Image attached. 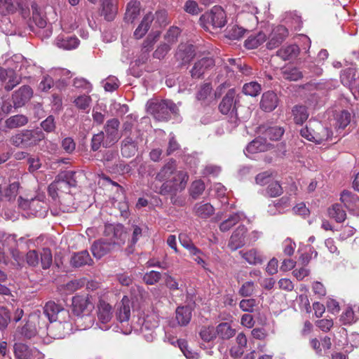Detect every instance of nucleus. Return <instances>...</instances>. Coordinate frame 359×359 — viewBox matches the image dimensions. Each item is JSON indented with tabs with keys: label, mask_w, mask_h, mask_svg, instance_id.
Returning a JSON list of instances; mask_svg holds the SVG:
<instances>
[{
	"label": "nucleus",
	"mask_w": 359,
	"mask_h": 359,
	"mask_svg": "<svg viewBox=\"0 0 359 359\" xmlns=\"http://www.w3.org/2000/svg\"><path fill=\"white\" fill-rule=\"evenodd\" d=\"M300 134L305 139L318 144L331 140L333 135L328 128L316 120H310L308 125L301 129Z\"/></svg>",
	"instance_id": "f257e3e1"
},
{
	"label": "nucleus",
	"mask_w": 359,
	"mask_h": 359,
	"mask_svg": "<svg viewBox=\"0 0 359 359\" xmlns=\"http://www.w3.org/2000/svg\"><path fill=\"white\" fill-rule=\"evenodd\" d=\"M147 112L158 121H167L170 114H177L178 107L172 101L164 100L161 101H149L147 104Z\"/></svg>",
	"instance_id": "f03ea898"
},
{
	"label": "nucleus",
	"mask_w": 359,
	"mask_h": 359,
	"mask_svg": "<svg viewBox=\"0 0 359 359\" xmlns=\"http://www.w3.org/2000/svg\"><path fill=\"white\" fill-rule=\"evenodd\" d=\"M225 11L220 6H214L210 12L202 15L200 18L201 25L207 30L223 27L226 22Z\"/></svg>",
	"instance_id": "7ed1b4c3"
},
{
	"label": "nucleus",
	"mask_w": 359,
	"mask_h": 359,
	"mask_svg": "<svg viewBox=\"0 0 359 359\" xmlns=\"http://www.w3.org/2000/svg\"><path fill=\"white\" fill-rule=\"evenodd\" d=\"M189 179V175L184 170L175 171L173 176L170 180V184L163 183L160 187L151 186V189L156 193L165 195L173 191H177L182 190L185 188Z\"/></svg>",
	"instance_id": "20e7f679"
},
{
	"label": "nucleus",
	"mask_w": 359,
	"mask_h": 359,
	"mask_svg": "<svg viewBox=\"0 0 359 359\" xmlns=\"http://www.w3.org/2000/svg\"><path fill=\"white\" fill-rule=\"evenodd\" d=\"M104 235L109 243L114 247L124 245L128 234L124 226L121 224H106L104 225Z\"/></svg>",
	"instance_id": "39448f33"
},
{
	"label": "nucleus",
	"mask_w": 359,
	"mask_h": 359,
	"mask_svg": "<svg viewBox=\"0 0 359 359\" xmlns=\"http://www.w3.org/2000/svg\"><path fill=\"white\" fill-rule=\"evenodd\" d=\"M10 142L11 144L19 148H27L36 144L35 135L29 130H24L13 135Z\"/></svg>",
	"instance_id": "423d86ee"
},
{
	"label": "nucleus",
	"mask_w": 359,
	"mask_h": 359,
	"mask_svg": "<svg viewBox=\"0 0 359 359\" xmlns=\"http://www.w3.org/2000/svg\"><path fill=\"white\" fill-rule=\"evenodd\" d=\"M0 82L4 85L6 91H11L20 84L21 77L13 69H5L0 67Z\"/></svg>",
	"instance_id": "0eeeda50"
},
{
	"label": "nucleus",
	"mask_w": 359,
	"mask_h": 359,
	"mask_svg": "<svg viewBox=\"0 0 359 359\" xmlns=\"http://www.w3.org/2000/svg\"><path fill=\"white\" fill-rule=\"evenodd\" d=\"M158 326V318L155 314L147 315L141 327V332L145 339L150 341L154 338V330Z\"/></svg>",
	"instance_id": "6e6552de"
},
{
	"label": "nucleus",
	"mask_w": 359,
	"mask_h": 359,
	"mask_svg": "<svg viewBox=\"0 0 359 359\" xmlns=\"http://www.w3.org/2000/svg\"><path fill=\"white\" fill-rule=\"evenodd\" d=\"M97 313L99 323L105 325L111 319V306L109 305V304L107 303L106 302L100 300L99 304L97 305ZM96 325L98 326L102 330L108 329V327L107 325L102 326L100 325L98 323H96Z\"/></svg>",
	"instance_id": "1a4fd4ad"
},
{
	"label": "nucleus",
	"mask_w": 359,
	"mask_h": 359,
	"mask_svg": "<svg viewBox=\"0 0 359 359\" xmlns=\"http://www.w3.org/2000/svg\"><path fill=\"white\" fill-rule=\"evenodd\" d=\"M33 95L32 89L29 86H22L12 95L13 107L18 108L23 106Z\"/></svg>",
	"instance_id": "9d476101"
},
{
	"label": "nucleus",
	"mask_w": 359,
	"mask_h": 359,
	"mask_svg": "<svg viewBox=\"0 0 359 359\" xmlns=\"http://www.w3.org/2000/svg\"><path fill=\"white\" fill-rule=\"evenodd\" d=\"M247 229L244 225H241L232 233L228 247L233 251L243 247L245 244V234Z\"/></svg>",
	"instance_id": "9b49d317"
},
{
	"label": "nucleus",
	"mask_w": 359,
	"mask_h": 359,
	"mask_svg": "<svg viewBox=\"0 0 359 359\" xmlns=\"http://www.w3.org/2000/svg\"><path fill=\"white\" fill-rule=\"evenodd\" d=\"M130 300L124 296L121 301L116 304V318L121 323L128 322L130 317Z\"/></svg>",
	"instance_id": "f8f14e48"
},
{
	"label": "nucleus",
	"mask_w": 359,
	"mask_h": 359,
	"mask_svg": "<svg viewBox=\"0 0 359 359\" xmlns=\"http://www.w3.org/2000/svg\"><path fill=\"white\" fill-rule=\"evenodd\" d=\"M215 65V61L212 57H203L196 62L191 70L193 78H200L209 68Z\"/></svg>",
	"instance_id": "ddd939ff"
},
{
	"label": "nucleus",
	"mask_w": 359,
	"mask_h": 359,
	"mask_svg": "<svg viewBox=\"0 0 359 359\" xmlns=\"http://www.w3.org/2000/svg\"><path fill=\"white\" fill-rule=\"evenodd\" d=\"M160 33L157 32L155 35H149L147 39L144 41L141 49V58L135 61L137 64H143L146 62L148 59L149 53L152 50L154 43L157 41Z\"/></svg>",
	"instance_id": "4468645a"
},
{
	"label": "nucleus",
	"mask_w": 359,
	"mask_h": 359,
	"mask_svg": "<svg viewBox=\"0 0 359 359\" xmlns=\"http://www.w3.org/2000/svg\"><path fill=\"white\" fill-rule=\"evenodd\" d=\"M69 189V185L57 176L55 180L48 186V191L52 198L55 200L57 197H59L60 193L67 194Z\"/></svg>",
	"instance_id": "2eb2a0df"
},
{
	"label": "nucleus",
	"mask_w": 359,
	"mask_h": 359,
	"mask_svg": "<svg viewBox=\"0 0 359 359\" xmlns=\"http://www.w3.org/2000/svg\"><path fill=\"white\" fill-rule=\"evenodd\" d=\"M175 170V161L173 160H170L157 173L156 180H157L159 182H165L164 183L170 184L171 177L173 176Z\"/></svg>",
	"instance_id": "dca6fc26"
},
{
	"label": "nucleus",
	"mask_w": 359,
	"mask_h": 359,
	"mask_svg": "<svg viewBox=\"0 0 359 359\" xmlns=\"http://www.w3.org/2000/svg\"><path fill=\"white\" fill-rule=\"evenodd\" d=\"M278 103L277 95L273 91H267L262 96L260 107L265 111H271L276 108Z\"/></svg>",
	"instance_id": "f3484780"
},
{
	"label": "nucleus",
	"mask_w": 359,
	"mask_h": 359,
	"mask_svg": "<svg viewBox=\"0 0 359 359\" xmlns=\"http://www.w3.org/2000/svg\"><path fill=\"white\" fill-rule=\"evenodd\" d=\"M101 1V15L104 18L111 21L114 19L118 8L116 0H100Z\"/></svg>",
	"instance_id": "a211bd4d"
},
{
	"label": "nucleus",
	"mask_w": 359,
	"mask_h": 359,
	"mask_svg": "<svg viewBox=\"0 0 359 359\" xmlns=\"http://www.w3.org/2000/svg\"><path fill=\"white\" fill-rule=\"evenodd\" d=\"M195 55L194 46L191 44L181 43L179 45L176 53L177 60H182V63H187Z\"/></svg>",
	"instance_id": "6ab92c4d"
},
{
	"label": "nucleus",
	"mask_w": 359,
	"mask_h": 359,
	"mask_svg": "<svg viewBox=\"0 0 359 359\" xmlns=\"http://www.w3.org/2000/svg\"><path fill=\"white\" fill-rule=\"evenodd\" d=\"M271 147V144L267 142L265 137H259L248 144L246 147V151L248 153L254 154L266 151Z\"/></svg>",
	"instance_id": "aec40b11"
},
{
	"label": "nucleus",
	"mask_w": 359,
	"mask_h": 359,
	"mask_svg": "<svg viewBox=\"0 0 359 359\" xmlns=\"http://www.w3.org/2000/svg\"><path fill=\"white\" fill-rule=\"evenodd\" d=\"M236 92L234 88L229 89L222 98L219 109L223 114H227L232 109Z\"/></svg>",
	"instance_id": "412c9836"
},
{
	"label": "nucleus",
	"mask_w": 359,
	"mask_h": 359,
	"mask_svg": "<svg viewBox=\"0 0 359 359\" xmlns=\"http://www.w3.org/2000/svg\"><path fill=\"white\" fill-rule=\"evenodd\" d=\"M140 3L132 0L130 1L126 7V11L125 13V20L128 23H133L140 15Z\"/></svg>",
	"instance_id": "4be33fe9"
},
{
	"label": "nucleus",
	"mask_w": 359,
	"mask_h": 359,
	"mask_svg": "<svg viewBox=\"0 0 359 359\" xmlns=\"http://www.w3.org/2000/svg\"><path fill=\"white\" fill-rule=\"evenodd\" d=\"M112 248L111 243L102 239L93 243L91 251L95 257L100 259L108 253Z\"/></svg>",
	"instance_id": "5701e85b"
},
{
	"label": "nucleus",
	"mask_w": 359,
	"mask_h": 359,
	"mask_svg": "<svg viewBox=\"0 0 359 359\" xmlns=\"http://www.w3.org/2000/svg\"><path fill=\"white\" fill-rule=\"evenodd\" d=\"M259 133L264 134V137L269 139L270 140H278L283 135L284 130L277 126H269L266 128L265 126L259 127Z\"/></svg>",
	"instance_id": "b1692460"
},
{
	"label": "nucleus",
	"mask_w": 359,
	"mask_h": 359,
	"mask_svg": "<svg viewBox=\"0 0 359 359\" xmlns=\"http://www.w3.org/2000/svg\"><path fill=\"white\" fill-rule=\"evenodd\" d=\"M154 20V15L151 13H148L146 14L141 23L137 27L135 31L134 32V36L136 39H141L143 37L147 31L149 30L151 22Z\"/></svg>",
	"instance_id": "393cba45"
},
{
	"label": "nucleus",
	"mask_w": 359,
	"mask_h": 359,
	"mask_svg": "<svg viewBox=\"0 0 359 359\" xmlns=\"http://www.w3.org/2000/svg\"><path fill=\"white\" fill-rule=\"evenodd\" d=\"M194 212L198 217L207 219L214 214L215 208L209 203H198L194 205Z\"/></svg>",
	"instance_id": "a878e982"
},
{
	"label": "nucleus",
	"mask_w": 359,
	"mask_h": 359,
	"mask_svg": "<svg viewBox=\"0 0 359 359\" xmlns=\"http://www.w3.org/2000/svg\"><path fill=\"white\" fill-rule=\"evenodd\" d=\"M119 123H120L117 118H112L107 121L105 131L107 137L110 140V142H116L120 138V135L118 132Z\"/></svg>",
	"instance_id": "bb28decb"
},
{
	"label": "nucleus",
	"mask_w": 359,
	"mask_h": 359,
	"mask_svg": "<svg viewBox=\"0 0 359 359\" xmlns=\"http://www.w3.org/2000/svg\"><path fill=\"white\" fill-rule=\"evenodd\" d=\"M63 310L60 305L52 301L48 302L43 307V313L50 322L55 321L58 313Z\"/></svg>",
	"instance_id": "cd10ccee"
},
{
	"label": "nucleus",
	"mask_w": 359,
	"mask_h": 359,
	"mask_svg": "<svg viewBox=\"0 0 359 359\" xmlns=\"http://www.w3.org/2000/svg\"><path fill=\"white\" fill-rule=\"evenodd\" d=\"M340 200L349 210H353L359 203L358 196L348 191H344L341 193Z\"/></svg>",
	"instance_id": "c85d7f7f"
},
{
	"label": "nucleus",
	"mask_w": 359,
	"mask_h": 359,
	"mask_svg": "<svg viewBox=\"0 0 359 359\" xmlns=\"http://www.w3.org/2000/svg\"><path fill=\"white\" fill-rule=\"evenodd\" d=\"M191 318V311L188 306H179L176 309V320L180 325H187Z\"/></svg>",
	"instance_id": "c756f323"
},
{
	"label": "nucleus",
	"mask_w": 359,
	"mask_h": 359,
	"mask_svg": "<svg viewBox=\"0 0 359 359\" xmlns=\"http://www.w3.org/2000/svg\"><path fill=\"white\" fill-rule=\"evenodd\" d=\"M88 294L86 297L76 296L72 299L73 311L76 316H80L87 308Z\"/></svg>",
	"instance_id": "7c9ffc66"
},
{
	"label": "nucleus",
	"mask_w": 359,
	"mask_h": 359,
	"mask_svg": "<svg viewBox=\"0 0 359 359\" xmlns=\"http://www.w3.org/2000/svg\"><path fill=\"white\" fill-rule=\"evenodd\" d=\"M28 123V118L22 114L12 116L5 121L6 128L13 129L25 126Z\"/></svg>",
	"instance_id": "2f4dec72"
},
{
	"label": "nucleus",
	"mask_w": 359,
	"mask_h": 359,
	"mask_svg": "<svg viewBox=\"0 0 359 359\" xmlns=\"http://www.w3.org/2000/svg\"><path fill=\"white\" fill-rule=\"evenodd\" d=\"M241 256L250 264L257 265L262 263V257L255 249L239 252Z\"/></svg>",
	"instance_id": "473e14b6"
},
{
	"label": "nucleus",
	"mask_w": 359,
	"mask_h": 359,
	"mask_svg": "<svg viewBox=\"0 0 359 359\" xmlns=\"http://www.w3.org/2000/svg\"><path fill=\"white\" fill-rule=\"evenodd\" d=\"M32 354V350L26 344L22 343H16L14 345V355L15 359H30Z\"/></svg>",
	"instance_id": "72a5a7b5"
},
{
	"label": "nucleus",
	"mask_w": 359,
	"mask_h": 359,
	"mask_svg": "<svg viewBox=\"0 0 359 359\" xmlns=\"http://www.w3.org/2000/svg\"><path fill=\"white\" fill-rule=\"evenodd\" d=\"M266 39V36L263 32H259L256 35L250 36L245 41V46L248 49L257 48L262 44Z\"/></svg>",
	"instance_id": "f704fd0d"
},
{
	"label": "nucleus",
	"mask_w": 359,
	"mask_h": 359,
	"mask_svg": "<svg viewBox=\"0 0 359 359\" xmlns=\"http://www.w3.org/2000/svg\"><path fill=\"white\" fill-rule=\"evenodd\" d=\"M294 121L297 124H302L309 118L307 109L303 105H296L292 109Z\"/></svg>",
	"instance_id": "c9c22d12"
},
{
	"label": "nucleus",
	"mask_w": 359,
	"mask_h": 359,
	"mask_svg": "<svg viewBox=\"0 0 359 359\" xmlns=\"http://www.w3.org/2000/svg\"><path fill=\"white\" fill-rule=\"evenodd\" d=\"M136 151V143L131 137H128L123 140L121 147V153L123 156L127 158L130 157L135 155Z\"/></svg>",
	"instance_id": "e433bc0d"
},
{
	"label": "nucleus",
	"mask_w": 359,
	"mask_h": 359,
	"mask_svg": "<svg viewBox=\"0 0 359 359\" xmlns=\"http://www.w3.org/2000/svg\"><path fill=\"white\" fill-rule=\"evenodd\" d=\"M329 216L336 220L337 222H342L346 219V214L340 204H334L328 210Z\"/></svg>",
	"instance_id": "4c0bfd02"
},
{
	"label": "nucleus",
	"mask_w": 359,
	"mask_h": 359,
	"mask_svg": "<svg viewBox=\"0 0 359 359\" xmlns=\"http://www.w3.org/2000/svg\"><path fill=\"white\" fill-rule=\"evenodd\" d=\"M89 254L87 250L74 253L72 257L70 263L74 267H80L88 263Z\"/></svg>",
	"instance_id": "58836bf2"
},
{
	"label": "nucleus",
	"mask_w": 359,
	"mask_h": 359,
	"mask_svg": "<svg viewBox=\"0 0 359 359\" xmlns=\"http://www.w3.org/2000/svg\"><path fill=\"white\" fill-rule=\"evenodd\" d=\"M215 332L219 337L224 339H230L235 334V330L227 323L218 325Z\"/></svg>",
	"instance_id": "ea45409f"
},
{
	"label": "nucleus",
	"mask_w": 359,
	"mask_h": 359,
	"mask_svg": "<svg viewBox=\"0 0 359 359\" xmlns=\"http://www.w3.org/2000/svg\"><path fill=\"white\" fill-rule=\"evenodd\" d=\"M351 118V114L347 111H341L335 116V128L337 129H344L350 123Z\"/></svg>",
	"instance_id": "a19ab883"
},
{
	"label": "nucleus",
	"mask_w": 359,
	"mask_h": 359,
	"mask_svg": "<svg viewBox=\"0 0 359 359\" xmlns=\"http://www.w3.org/2000/svg\"><path fill=\"white\" fill-rule=\"evenodd\" d=\"M261 85L256 81L245 83L243 86V93L246 95L256 97L261 92Z\"/></svg>",
	"instance_id": "79ce46f5"
},
{
	"label": "nucleus",
	"mask_w": 359,
	"mask_h": 359,
	"mask_svg": "<svg viewBox=\"0 0 359 359\" xmlns=\"http://www.w3.org/2000/svg\"><path fill=\"white\" fill-rule=\"evenodd\" d=\"M241 219L239 213L231 215L228 219L223 221L219 225V229L222 232L228 231L232 226L236 225Z\"/></svg>",
	"instance_id": "37998d69"
},
{
	"label": "nucleus",
	"mask_w": 359,
	"mask_h": 359,
	"mask_svg": "<svg viewBox=\"0 0 359 359\" xmlns=\"http://www.w3.org/2000/svg\"><path fill=\"white\" fill-rule=\"evenodd\" d=\"M88 283V281L86 278L72 280L65 285V290L68 293H73L84 287Z\"/></svg>",
	"instance_id": "c03bdc74"
},
{
	"label": "nucleus",
	"mask_w": 359,
	"mask_h": 359,
	"mask_svg": "<svg viewBox=\"0 0 359 359\" xmlns=\"http://www.w3.org/2000/svg\"><path fill=\"white\" fill-rule=\"evenodd\" d=\"M57 45L60 48L66 50H71L75 48L79 45V39L76 37L68 36L65 39H57Z\"/></svg>",
	"instance_id": "a18cd8bd"
},
{
	"label": "nucleus",
	"mask_w": 359,
	"mask_h": 359,
	"mask_svg": "<svg viewBox=\"0 0 359 359\" xmlns=\"http://www.w3.org/2000/svg\"><path fill=\"white\" fill-rule=\"evenodd\" d=\"M80 173L75 171L67 170L60 172L57 176L65 181L69 187H76L77 184V175Z\"/></svg>",
	"instance_id": "49530a36"
},
{
	"label": "nucleus",
	"mask_w": 359,
	"mask_h": 359,
	"mask_svg": "<svg viewBox=\"0 0 359 359\" xmlns=\"http://www.w3.org/2000/svg\"><path fill=\"white\" fill-rule=\"evenodd\" d=\"M299 49L297 45H290L285 48L278 50V55L283 58V60H290L296 57L299 53Z\"/></svg>",
	"instance_id": "de8ad7c7"
},
{
	"label": "nucleus",
	"mask_w": 359,
	"mask_h": 359,
	"mask_svg": "<svg viewBox=\"0 0 359 359\" xmlns=\"http://www.w3.org/2000/svg\"><path fill=\"white\" fill-rule=\"evenodd\" d=\"M40 261L43 269H48L53 263L52 252L49 248H43L40 252Z\"/></svg>",
	"instance_id": "09e8293b"
},
{
	"label": "nucleus",
	"mask_w": 359,
	"mask_h": 359,
	"mask_svg": "<svg viewBox=\"0 0 359 359\" xmlns=\"http://www.w3.org/2000/svg\"><path fill=\"white\" fill-rule=\"evenodd\" d=\"M283 76L290 81H297L302 77V73L297 67H286L283 71Z\"/></svg>",
	"instance_id": "8fccbe9b"
},
{
	"label": "nucleus",
	"mask_w": 359,
	"mask_h": 359,
	"mask_svg": "<svg viewBox=\"0 0 359 359\" xmlns=\"http://www.w3.org/2000/svg\"><path fill=\"white\" fill-rule=\"evenodd\" d=\"M20 333L24 337L27 339H31L34 337L37 333L35 324L31 321H27L21 328Z\"/></svg>",
	"instance_id": "3c124183"
},
{
	"label": "nucleus",
	"mask_w": 359,
	"mask_h": 359,
	"mask_svg": "<svg viewBox=\"0 0 359 359\" xmlns=\"http://www.w3.org/2000/svg\"><path fill=\"white\" fill-rule=\"evenodd\" d=\"M340 78L344 86H350L355 79V70L353 68H348L343 71Z\"/></svg>",
	"instance_id": "603ef678"
},
{
	"label": "nucleus",
	"mask_w": 359,
	"mask_h": 359,
	"mask_svg": "<svg viewBox=\"0 0 359 359\" xmlns=\"http://www.w3.org/2000/svg\"><path fill=\"white\" fill-rule=\"evenodd\" d=\"M255 290V284L253 281L245 282L238 290V294L242 297H250L252 296Z\"/></svg>",
	"instance_id": "864d4df0"
},
{
	"label": "nucleus",
	"mask_w": 359,
	"mask_h": 359,
	"mask_svg": "<svg viewBox=\"0 0 359 359\" xmlns=\"http://www.w3.org/2000/svg\"><path fill=\"white\" fill-rule=\"evenodd\" d=\"M257 306V302L255 299H244L239 303L240 309L244 312L252 313L255 308Z\"/></svg>",
	"instance_id": "5fc2aeb1"
},
{
	"label": "nucleus",
	"mask_w": 359,
	"mask_h": 359,
	"mask_svg": "<svg viewBox=\"0 0 359 359\" xmlns=\"http://www.w3.org/2000/svg\"><path fill=\"white\" fill-rule=\"evenodd\" d=\"M180 34V30L177 27H170L165 35V43L171 46L177 41V38Z\"/></svg>",
	"instance_id": "6e6d98bb"
},
{
	"label": "nucleus",
	"mask_w": 359,
	"mask_h": 359,
	"mask_svg": "<svg viewBox=\"0 0 359 359\" xmlns=\"http://www.w3.org/2000/svg\"><path fill=\"white\" fill-rule=\"evenodd\" d=\"M204 190V182L202 180H196L191 184L190 194L194 198H197Z\"/></svg>",
	"instance_id": "4d7b16f0"
},
{
	"label": "nucleus",
	"mask_w": 359,
	"mask_h": 359,
	"mask_svg": "<svg viewBox=\"0 0 359 359\" xmlns=\"http://www.w3.org/2000/svg\"><path fill=\"white\" fill-rule=\"evenodd\" d=\"M212 87L210 83H205L201 86L196 93V99L200 101H205L210 96Z\"/></svg>",
	"instance_id": "13d9d810"
},
{
	"label": "nucleus",
	"mask_w": 359,
	"mask_h": 359,
	"mask_svg": "<svg viewBox=\"0 0 359 359\" xmlns=\"http://www.w3.org/2000/svg\"><path fill=\"white\" fill-rule=\"evenodd\" d=\"M103 87L106 91L113 92L119 86V81L115 76H109L102 82Z\"/></svg>",
	"instance_id": "bf43d9fd"
},
{
	"label": "nucleus",
	"mask_w": 359,
	"mask_h": 359,
	"mask_svg": "<svg viewBox=\"0 0 359 359\" xmlns=\"http://www.w3.org/2000/svg\"><path fill=\"white\" fill-rule=\"evenodd\" d=\"M10 321L11 315L9 311L4 306H0V330H5Z\"/></svg>",
	"instance_id": "052dcab7"
},
{
	"label": "nucleus",
	"mask_w": 359,
	"mask_h": 359,
	"mask_svg": "<svg viewBox=\"0 0 359 359\" xmlns=\"http://www.w3.org/2000/svg\"><path fill=\"white\" fill-rule=\"evenodd\" d=\"M200 336L205 341H210L216 336V332L213 327H203L200 331Z\"/></svg>",
	"instance_id": "680f3d73"
},
{
	"label": "nucleus",
	"mask_w": 359,
	"mask_h": 359,
	"mask_svg": "<svg viewBox=\"0 0 359 359\" xmlns=\"http://www.w3.org/2000/svg\"><path fill=\"white\" fill-rule=\"evenodd\" d=\"M161 278V274L160 272L151 271L144 275L143 280L147 285H154L158 282Z\"/></svg>",
	"instance_id": "e2e57ef3"
},
{
	"label": "nucleus",
	"mask_w": 359,
	"mask_h": 359,
	"mask_svg": "<svg viewBox=\"0 0 359 359\" xmlns=\"http://www.w3.org/2000/svg\"><path fill=\"white\" fill-rule=\"evenodd\" d=\"M184 10L193 15H198L201 12L198 3L194 0H188L184 6Z\"/></svg>",
	"instance_id": "0e129e2a"
},
{
	"label": "nucleus",
	"mask_w": 359,
	"mask_h": 359,
	"mask_svg": "<svg viewBox=\"0 0 359 359\" xmlns=\"http://www.w3.org/2000/svg\"><path fill=\"white\" fill-rule=\"evenodd\" d=\"M170 44L166 43L160 44L153 53L154 57L159 60L164 58L170 50Z\"/></svg>",
	"instance_id": "69168bd1"
},
{
	"label": "nucleus",
	"mask_w": 359,
	"mask_h": 359,
	"mask_svg": "<svg viewBox=\"0 0 359 359\" xmlns=\"http://www.w3.org/2000/svg\"><path fill=\"white\" fill-rule=\"evenodd\" d=\"M164 281L165 286L172 292L180 290L181 289L177 280L170 275L165 274Z\"/></svg>",
	"instance_id": "338daca9"
},
{
	"label": "nucleus",
	"mask_w": 359,
	"mask_h": 359,
	"mask_svg": "<svg viewBox=\"0 0 359 359\" xmlns=\"http://www.w3.org/2000/svg\"><path fill=\"white\" fill-rule=\"evenodd\" d=\"M283 192V189L280 184L277 182H271L266 189L267 194L271 197H276L280 196Z\"/></svg>",
	"instance_id": "774afa93"
}]
</instances>
